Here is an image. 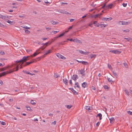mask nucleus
Wrapping results in <instances>:
<instances>
[{"mask_svg": "<svg viewBox=\"0 0 132 132\" xmlns=\"http://www.w3.org/2000/svg\"><path fill=\"white\" fill-rule=\"evenodd\" d=\"M15 65L16 66V67L14 68L13 70L11 69L9 71L4 72L0 73V77L4 76L6 74L12 73L14 71H18L19 69V65H17L16 64H15Z\"/></svg>", "mask_w": 132, "mask_h": 132, "instance_id": "f257e3e1", "label": "nucleus"}, {"mask_svg": "<svg viewBox=\"0 0 132 132\" xmlns=\"http://www.w3.org/2000/svg\"><path fill=\"white\" fill-rule=\"evenodd\" d=\"M30 59V56H23V57L22 59L21 60H17L15 61V62L16 63H18L20 62H21L22 63V64H23L24 62H26Z\"/></svg>", "mask_w": 132, "mask_h": 132, "instance_id": "f03ea898", "label": "nucleus"}, {"mask_svg": "<svg viewBox=\"0 0 132 132\" xmlns=\"http://www.w3.org/2000/svg\"><path fill=\"white\" fill-rule=\"evenodd\" d=\"M52 43L51 42H47L45 43H42V44L43 45V46L42 47L40 48V49H41L42 50H43L47 46L48 44L50 45Z\"/></svg>", "mask_w": 132, "mask_h": 132, "instance_id": "7ed1b4c3", "label": "nucleus"}, {"mask_svg": "<svg viewBox=\"0 0 132 132\" xmlns=\"http://www.w3.org/2000/svg\"><path fill=\"white\" fill-rule=\"evenodd\" d=\"M14 65V64H12V65H9L1 69V71H3L5 70L7 68H12V67Z\"/></svg>", "mask_w": 132, "mask_h": 132, "instance_id": "20e7f679", "label": "nucleus"}, {"mask_svg": "<svg viewBox=\"0 0 132 132\" xmlns=\"http://www.w3.org/2000/svg\"><path fill=\"white\" fill-rule=\"evenodd\" d=\"M110 52L115 53L116 54H119L121 53V52L120 51H118L117 50H112L110 51Z\"/></svg>", "mask_w": 132, "mask_h": 132, "instance_id": "39448f33", "label": "nucleus"}, {"mask_svg": "<svg viewBox=\"0 0 132 132\" xmlns=\"http://www.w3.org/2000/svg\"><path fill=\"white\" fill-rule=\"evenodd\" d=\"M40 48L38 49L32 55H31V57H34L36 55H37L38 54H39L40 53V52L39 53H37V52L38 51H40Z\"/></svg>", "mask_w": 132, "mask_h": 132, "instance_id": "423d86ee", "label": "nucleus"}, {"mask_svg": "<svg viewBox=\"0 0 132 132\" xmlns=\"http://www.w3.org/2000/svg\"><path fill=\"white\" fill-rule=\"evenodd\" d=\"M59 12H60L61 13L65 14H71L67 12V11H65L64 10H59L58 11Z\"/></svg>", "mask_w": 132, "mask_h": 132, "instance_id": "0eeeda50", "label": "nucleus"}, {"mask_svg": "<svg viewBox=\"0 0 132 132\" xmlns=\"http://www.w3.org/2000/svg\"><path fill=\"white\" fill-rule=\"evenodd\" d=\"M78 77L77 75H73L72 76V79L75 81L78 78Z\"/></svg>", "mask_w": 132, "mask_h": 132, "instance_id": "6e6552de", "label": "nucleus"}, {"mask_svg": "<svg viewBox=\"0 0 132 132\" xmlns=\"http://www.w3.org/2000/svg\"><path fill=\"white\" fill-rule=\"evenodd\" d=\"M79 51L80 53L85 55H87L90 53V52H84L81 50H79Z\"/></svg>", "mask_w": 132, "mask_h": 132, "instance_id": "1a4fd4ad", "label": "nucleus"}, {"mask_svg": "<svg viewBox=\"0 0 132 132\" xmlns=\"http://www.w3.org/2000/svg\"><path fill=\"white\" fill-rule=\"evenodd\" d=\"M113 5L112 4H110L107 6H106V9H111Z\"/></svg>", "mask_w": 132, "mask_h": 132, "instance_id": "9d476101", "label": "nucleus"}, {"mask_svg": "<svg viewBox=\"0 0 132 132\" xmlns=\"http://www.w3.org/2000/svg\"><path fill=\"white\" fill-rule=\"evenodd\" d=\"M85 69L84 68L83 70L81 69V70H80L79 71L80 74L82 75V76H85V74H84V73L85 72V71L84 70Z\"/></svg>", "mask_w": 132, "mask_h": 132, "instance_id": "9b49d317", "label": "nucleus"}, {"mask_svg": "<svg viewBox=\"0 0 132 132\" xmlns=\"http://www.w3.org/2000/svg\"><path fill=\"white\" fill-rule=\"evenodd\" d=\"M112 19V18L111 17L110 18H103L102 19V20L104 21H109L111 20Z\"/></svg>", "mask_w": 132, "mask_h": 132, "instance_id": "f8f14e48", "label": "nucleus"}, {"mask_svg": "<svg viewBox=\"0 0 132 132\" xmlns=\"http://www.w3.org/2000/svg\"><path fill=\"white\" fill-rule=\"evenodd\" d=\"M120 22H122V25H127L129 23H130V22H128L127 21H120Z\"/></svg>", "mask_w": 132, "mask_h": 132, "instance_id": "ddd939ff", "label": "nucleus"}, {"mask_svg": "<svg viewBox=\"0 0 132 132\" xmlns=\"http://www.w3.org/2000/svg\"><path fill=\"white\" fill-rule=\"evenodd\" d=\"M52 50H50L48 51H47L46 53L43 56V57H44L45 56V55H47V54H48L50 53L51 52Z\"/></svg>", "mask_w": 132, "mask_h": 132, "instance_id": "4468645a", "label": "nucleus"}, {"mask_svg": "<svg viewBox=\"0 0 132 132\" xmlns=\"http://www.w3.org/2000/svg\"><path fill=\"white\" fill-rule=\"evenodd\" d=\"M63 82L66 85H67L68 84V80L67 79H66L65 78L64 79H63Z\"/></svg>", "mask_w": 132, "mask_h": 132, "instance_id": "2eb2a0df", "label": "nucleus"}, {"mask_svg": "<svg viewBox=\"0 0 132 132\" xmlns=\"http://www.w3.org/2000/svg\"><path fill=\"white\" fill-rule=\"evenodd\" d=\"M8 17L7 16H4L0 14V18L3 19H5Z\"/></svg>", "mask_w": 132, "mask_h": 132, "instance_id": "dca6fc26", "label": "nucleus"}, {"mask_svg": "<svg viewBox=\"0 0 132 132\" xmlns=\"http://www.w3.org/2000/svg\"><path fill=\"white\" fill-rule=\"evenodd\" d=\"M87 85V83L86 82H84L82 84V86L84 88H85L86 87Z\"/></svg>", "mask_w": 132, "mask_h": 132, "instance_id": "f3484780", "label": "nucleus"}, {"mask_svg": "<svg viewBox=\"0 0 132 132\" xmlns=\"http://www.w3.org/2000/svg\"><path fill=\"white\" fill-rule=\"evenodd\" d=\"M25 107L26 108H27V110L28 111H29L30 112L32 111V110L31 109L30 107V106H29L28 105H26V106Z\"/></svg>", "mask_w": 132, "mask_h": 132, "instance_id": "a211bd4d", "label": "nucleus"}, {"mask_svg": "<svg viewBox=\"0 0 132 132\" xmlns=\"http://www.w3.org/2000/svg\"><path fill=\"white\" fill-rule=\"evenodd\" d=\"M93 24L95 26H97V27H99V24L97 23V21H94L93 23Z\"/></svg>", "mask_w": 132, "mask_h": 132, "instance_id": "6ab92c4d", "label": "nucleus"}, {"mask_svg": "<svg viewBox=\"0 0 132 132\" xmlns=\"http://www.w3.org/2000/svg\"><path fill=\"white\" fill-rule=\"evenodd\" d=\"M102 114L101 113H99L96 116V117H99L100 120H101L102 119Z\"/></svg>", "mask_w": 132, "mask_h": 132, "instance_id": "aec40b11", "label": "nucleus"}, {"mask_svg": "<svg viewBox=\"0 0 132 132\" xmlns=\"http://www.w3.org/2000/svg\"><path fill=\"white\" fill-rule=\"evenodd\" d=\"M65 32H63L62 33L59 35V36H56V38H60L63 36L65 34Z\"/></svg>", "mask_w": 132, "mask_h": 132, "instance_id": "412c9836", "label": "nucleus"}, {"mask_svg": "<svg viewBox=\"0 0 132 132\" xmlns=\"http://www.w3.org/2000/svg\"><path fill=\"white\" fill-rule=\"evenodd\" d=\"M86 109L89 111V110H92V107H90L89 106H86Z\"/></svg>", "mask_w": 132, "mask_h": 132, "instance_id": "4be33fe9", "label": "nucleus"}, {"mask_svg": "<svg viewBox=\"0 0 132 132\" xmlns=\"http://www.w3.org/2000/svg\"><path fill=\"white\" fill-rule=\"evenodd\" d=\"M124 39H126L128 42H131L132 41V39L130 37L125 38Z\"/></svg>", "mask_w": 132, "mask_h": 132, "instance_id": "5701e85b", "label": "nucleus"}, {"mask_svg": "<svg viewBox=\"0 0 132 132\" xmlns=\"http://www.w3.org/2000/svg\"><path fill=\"white\" fill-rule=\"evenodd\" d=\"M109 120H110V122L111 123H112V122H113L115 120L114 118L113 117H112L111 118L109 119Z\"/></svg>", "mask_w": 132, "mask_h": 132, "instance_id": "b1692460", "label": "nucleus"}, {"mask_svg": "<svg viewBox=\"0 0 132 132\" xmlns=\"http://www.w3.org/2000/svg\"><path fill=\"white\" fill-rule=\"evenodd\" d=\"M34 62V61H32L30 60V62H26V65H28L30 64H31L32 63H33Z\"/></svg>", "mask_w": 132, "mask_h": 132, "instance_id": "393cba45", "label": "nucleus"}, {"mask_svg": "<svg viewBox=\"0 0 132 132\" xmlns=\"http://www.w3.org/2000/svg\"><path fill=\"white\" fill-rule=\"evenodd\" d=\"M7 22L9 23L11 25H13L14 23V22L13 21H11L9 20H8Z\"/></svg>", "mask_w": 132, "mask_h": 132, "instance_id": "a878e982", "label": "nucleus"}, {"mask_svg": "<svg viewBox=\"0 0 132 132\" xmlns=\"http://www.w3.org/2000/svg\"><path fill=\"white\" fill-rule=\"evenodd\" d=\"M107 79L108 81L109 82H110L111 84H112L113 83V81L112 80H111V79H110V78H108V77Z\"/></svg>", "mask_w": 132, "mask_h": 132, "instance_id": "bb28decb", "label": "nucleus"}, {"mask_svg": "<svg viewBox=\"0 0 132 132\" xmlns=\"http://www.w3.org/2000/svg\"><path fill=\"white\" fill-rule=\"evenodd\" d=\"M66 106L67 109H71L72 107V105H66Z\"/></svg>", "mask_w": 132, "mask_h": 132, "instance_id": "cd10ccee", "label": "nucleus"}, {"mask_svg": "<svg viewBox=\"0 0 132 132\" xmlns=\"http://www.w3.org/2000/svg\"><path fill=\"white\" fill-rule=\"evenodd\" d=\"M51 23L53 24H56L58 23L59 22L53 21H51Z\"/></svg>", "mask_w": 132, "mask_h": 132, "instance_id": "c85d7f7f", "label": "nucleus"}, {"mask_svg": "<svg viewBox=\"0 0 132 132\" xmlns=\"http://www.w3.org/2000/svg\"><path fill=\"white\" fill-rule=\"evenodd\" d=\"M36 101H35V102H34L33 100H31L30 101L32 105H34L36 104Z\"/></svg>", "mask_w": 132, "mask_h": 132, "instance_id": "c756f323", "label": "nucleus"}, {"mask_svg": "<svg viewBox=\"0 0 132 132\" xmlns=\"http://www.w3.org/2000/svg\"><path fill=\"white\" fill-rule=\"evenodd\" d=\"M56 55L60 59H61V57H62V55H61L59 53H57L56 54Z\"/></svg>", "mask_w": 132, "mask_h": 132, "instance_id": "7c9ffc66", "label": "nucleus"}, {"mask_svg": "<svg viewBox=\"0 0 132 132\" xmlns=\"http://www.w3.org/2000/svg\"><path fill=\"white\" fill-rule=\"evenodd\" d=\"M113 75L116 78H117L118 76V75L116 73L114 72H113Z\"/></svg>", "mask_w": 132, "mask_h": 132, "instance_id": "2f4dec72", "label": "nucleus"}, {"mask_svg": "<svg viewBox=\"0 0 132 132\" xmlns=\"http://www.w3.org/2000/svg\"><path fill=\"white\" fill-rule=\"evenodd\" d=\"M54 76L56 78H57L60 77L59 75H58L57 73H54Z\"/></svg>", "mask_w": 132, "mask_h": 132, "instance_id": "473e14b6", "label": "nucleus"}, {"mask_svg": "<svg viewBox=\"0 0 132 132\" xmlns=\"http://www.w3.org/2000/svg\"><path fill=\"white\" fill-rule=\"evenodd\" d=\"M82 64L84 65H87L88 64V63L87 62L82 61Z\"/></svg>", "mask_w": 132, "mask_h": 132, "instance_id": "72a5a7b5", "label": "nucleus"}, {"mask_svg": "<svg viewBox=\"0 0 132 132\" xmlns=\"http://www.w3.org/2000/svg\"><path fill=\"white\" fill-rule=\"evenodd\" d=\"M123 64L126 68H128V64L126 63H123Z\"/></svg>", "mask_w": 132, "mask_h": 132, "instance_id": "f704fd0d", "label": "nucleus"}, {"mask_svg": "<svg viewBox=\"0 0 132 132\" xmlns=\"http://www.w3.org/2000/svg\"><path fill=\"white\" fill-rule=\"evenodd\" d=\"M72 92L75 95H78V92H76L75 90H74Z\"/></svg>", "mask_w": 132, "mask_h": 132, "instance_id": "c9c22d12", "label": "nucleus"}, {"mask_svg": "<svg viewBox=\"0 0 132 132\" xmlns=\"http://www.w3.org/2000/svg\"><path fill=\"white\" fill-rule=\"evenodd\" d=\"M75 85H76V86H74V87H78V88H79V85L78 84V83L77 82L75 84Z\"/></svg>", "mask_w": 132, "mask_h": 132, "instance_id": "e433bc0d", "label": "nucleus"}, {"mask_svg": "<svg viewBox=\"0 0 132 132\" xmlns=\"http://www.w3.org/2000/svg\"><path fill=\"white\" fill-rule=\"evenodd\" d=\"M96 56V55H95L91 54V55H90V57L91 58H92L93 57H95Z\"/></svg>", "mask_w": 132, "mask_h": 132, "instance_id": "4c0bfd02", "label": "nucleus"}, {"mask_svg": "<svg viewBox=\"0 0 132 132\" xmlns=\"http://www.w3.org/2000/svg\"><path fill=\"white\" fill-rule=\"evenodd\" d=\"M21 27H22L23 28L25 29H30V27H28L27 26H24L23 27V26H21Z\"/></svg>", "mask_w": 132, "mask_h": 132, "instance_id": "58836bf2", "label": "nucleus"}, {"mask_svg": "<svg viewBox=\"0 0 132 132\" xmlns=\"http://www.w3.org/2000/svg\"><path fill=\"white\" fill-rule=\"evenodd\" d=\"M27 52L28 53H31L32 51V50H26Z\"/></svg>", "mask_w": 132, "mask_h": 132, "instance_id": "ea45409f", "label": "nucleus"}, {"mask_svg": "<svg viewBox=\"0 0 132 132\" xmlns=\"http://www.w3.org/2000/svg\"><path fill=\"white\" fill-rule=\"evenodd\" d=\"M100 26L101 27H105L106 25H105L104 24H100L99 25V26Z\"/></svg>", "mask_w": 132, "mask_h": 132, "instance_id": "a19ab883", "label": "nucleus"}, {"mask_svg": "<svg viewBox=\"0 0 132 132\" xmlns=\"http://www.w3.org/2000/svg\"><path fill=\"white\" fill-rule=\"evenodd\" d=\"M25 31L26 33L29 34L30 32V31L28 30H25Z\"/></svg>", "mask_w": 132, "mask_h": 132, "instance_id": "79ce46f5", "label": "nucleus"}, {"mask_svg": "<svg viewBox=\"0 0 132 132\" xmlns=\"http://www.w3.org/2000/svg\"><path fill=\"white\" fill-rule=\"evenodd\" d=\"M129 30L128 29H127L126 30H123V31L126 32H129Z\"/></svg>", "mask_w": 132, "mask_h": 132, "instance_id": "37998d69", "label": "nucleus"}, {"mask_svg": "<svg viewBox=\"0 0 132 132\" xmlns=\"http://www.w3.org/2000/svg\"><path fill=\"white\" fill-rule=\"evenodd\" d=\"M56 37H55L54 38V40H53V39H51V42L52 43V42H53L57 38H56Z\"/></svg>", "mask_w": 132, "mask_h": 132, "instance_id": "c03bdc74", "label": "nucleus"}, {"mask_svg": "<svg viewBox=\"0 0 132 132\" xmlns=\"http://www.w3.org/2000/svg\"><path fill=\"white\" fill-rule=\"evenodd\" d=\"M0 53L2 55H3L5 54V53L2 51H1Z\"/></svg>", "mask_w": 132, "mask_h": 132, "instance_id": "a18cd8bd", "label": "nucleus"}, {"mask_svg": "<svg viewBox=\"0 0 132 132\" xmlns=\"http://www.w3.org/2000/svg\"><path fill=\"white\" fill-rule=\"evenodd\" d=\"M104 88L105 89H108V86H107V85H104Z\"/></svg>", "mask_w": 132, "mask_h": 132, "instance_id": "49530a36", "label": "nucleus"}, {"mask_svg": "<svg viewBox=\"0 0 132 132\" xmlns=\"http://www.w3.org/2000/svg\"><path fill=\"white\" fill-rule=\"evenodd\" d=\"M127 112L129 114L132 115V112L130 111H127Z\"/></svg>", "mask_w": 132, "mask_h": 132, "instance_id": "de8ad7c7", "label": "nucleus"}, {"mask_svg": "<svg viewBox=\"0 0 132 132\" xmlns=\"http://www.w3.org/2000/svg\"><path fill=\"white\" fill-rule=\"evenodd\" d=\"M106 3H105L104 5H103L102 7V9H103V8H104V7H105V8L106 9Z\"/></svg>", "mask_w": 132, "mask_h": 132, "instance_id": "09e8293b", "label": "nucleus"}, {"mask_svg": "<svg viewBox=\"0 0 132 132\" xmlns=\"http://www.w3.org/2000/svg\"><path fill=\"white\" fill-rule=\"evenodd\" d=\"M108 67L110 69H112V67L110 65H109V64H108Z\"/></svg>", "mask_w": 132, "mask_h": 132, "instance_id": "8fccbe9b", "label": "nucleus"}, {"mask_svg": "<svg viewBox=\"0 0 132 132\" xmlns=\"http://www.w3.org/2000/svg\"><path fill=\"white\" fill-rule=\"evenodd\" d=\"M122 5L123 7H126L127 5V3H123L122 4Z\"/></svg>", "mask_w": 132, "mask_h": 132, "instance_id": "3c124183", "label": "nucleus"}, {"mask_svg": "<svg viewBox=\"0 0 132 132\" xmlns=\"http://www.w3.org/2000/svg\"><path fill=\"white\" fill-rule=\"evenodd\" d=\"M125 92L128 95L129 94V92L128 90L126 89L125 90Z\"/></svg>", "mask_w": 132, "mask_h": 132, "instance_id": "603ef678", "label": "nucleus"}, {"mask_svg": "<svg viewBox=\"0 0 132 132\" xmlns=\"http://www.w3.org/2000/svg\"><path fill=\"white\" fill-rule=\"evenodd\" d=\"M1 124L3 125H5L6 123L5 122L2 121L1 122Z\"/></svg>", "mask_w": 132, "mask_h": 132, "instance_id": "864d4df0", "label": "nucleus"}, {"mask_svg": "<svg viewBox=\"0 0 132 132\" xmlns=\"http://www.w3.org/2000/svg\"><path fill=\"white\" fill-rule=\"evenodd\" d=\"M46 29L48 31L50 30L51 29V28L46 27Z\"/></svg>", "mask_w": 132, "mask_h": 132, "instance_id": "5fc2aeb1", "label": "nucleus"}, {"mask_svg": "<svg viewBox=\"0 0 132 132\" xmlns=\"http://www.w3.org/2000/svg\"><path fill=\"white\" fill-rule=\"evenodd\" d=\"M94 16H95V18H96L98 17V15L97 14H96L95 15H94Z\"/></svg>", "mask_w": 132, "mask_h": 132, "instance_id": "6e6d98bb", "label": "nucleus"}, {"mask_svg": "<svg viewBox=\"0 0 132 132\" xmlns=\"http://www.w3.org/2000/svg\"><path fill=\"white\" fill-rule=\"evenodd\" d=\"M72 26L68 28V30H69L71 29H72Z\"/></svg>", "mask_w": 132, "mask_h": 132, "instance_id": "4d7b16f0", "label": "nucleus"}, {"mask_svg": "<svg viewBox=\"0 0 132 132\" xmlns=\"http://www.w3.org/2000/svg\"><path fill=\"white\" fill-rule=\"evenodd\" d=\"M61 59H63V60H65V59H66V58L64 57V56H62V57H61Z\"/></svg>", "mask_w": 132, "mask_h": 132, "instance_id": "13d9d810", "label": "nucleus"}, {"mask_svg": "<svg viewBox=\"0 0 132 132\" xmlns=\"http://www.w3.org/2000/svg\"><path fill=\"white\" fill-rule=\"evenodd\" d=\"M93 3H92V4H90V6H92L94 7L95 5H94Z\"/></svg>", "mask_w": 132, "mask_h": 132, "instance_id": "bf43d9fd", "label": "nucleus"}, {"mask_svg": "<svg viewBox=\"0 0 132 132\" xmlns=\"http://www.w3.org/2000/svg\"><path fill=\"white\" fill-rule=\"evenodd\" d=\"M69 89L72 92H73V91L74 90L73 88H70Z\"/></svg>", "mask_w": 132, "mask_h": 132, "instance_id": "052dcab7", "label": "nucleus"}, {"mask_svg": "<svg viewBox=\"0 0 132 132\" xmlns=\"http://www.w3.org/2000/svg\"><path fill=\"white\" fill-rule=\"evenodd\" d=\"M4 26L2 23L0 22V26L2 27Z\"/></svg>", "mask_w": 132, "mask_h": 132, "instance_id": "680f3d73", "label": "nucleus"}, {"mask_svg": "<svg viewBox=\"0 0 132 132\" xmlns=\"http://www.w3.org/2000/svg\"><path fill=\"white\" fill-rule=\"evenodd\" d=\"M9 101L10 102H12L13 101V99L11 98L9 99Z\"/></svg>", "mask_w": 132, "mask_h": 132, "instance_id": "e2e57ef3", "label": "nucleus"}, {"mask_svg": "<svg viewBox=\"0 0 132 132\" xmlns=\"http://www.w3.org/2000/svg\"><path fill=\"white\" fill-rule=\"evenodd\" d=\"M0 84H1V85H2L3 84V81L1 80H0Z\"/></svg>", "mask_w": 132, "mask_h": 132, "instance_id": "0e129e2a", "label": "nucleus"}, {"mask_svg": "<svg viewBox=\"0 0 132 132\" xmlns=\"http://www.w3.org/2000/svg\"><path fill=\"white\" fill-rule=\"evenodd\" d=\"M93 24V23H90L89 24V26H90V27H91V26Z\"/></svg>", "mask_w": 132, "mask_h": 132, "instance_id": "69168bd1", "label": "nucleus"}, {"mask_svg": "<svg viewBox=\"0 0 132 132\" xmlns=\"http://www.w3.org/2000/svg\"><path fill=\"white\" fill-rule=\"evenodd\" d=\"M99 122H98L96 124V126L98 127V125H99L98 124H99Z\"/></svg>", "mask_w": 132, "mask_h": 132, "instance_id": "338daca9", "label": "nucleus"}, {"mask_svg": "<svg viewBox=\"0 0 132 132\" xmlns=\"http://www.w3.org/2000/svg\"><path fill=\"white\" fill-rule=\"evenodd\" d=\"M98 15V16H101L102 15V14L101 13H100L98 14H97Z\"/></svg>", "mask_w": 132, "mask_h": 132, "instance_id": "774afa93", "label": "nucleus"}]
</instances>
